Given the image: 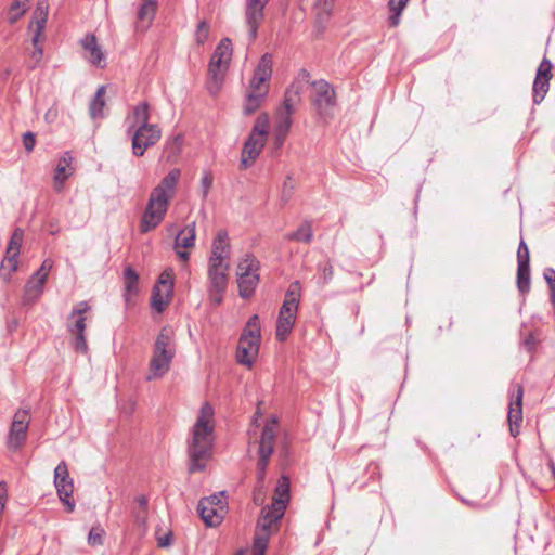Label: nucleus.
<instances>
[{"mask_svg":"<svg viewBox=\"0 0 555 555\" xmlns=\"http://www.w3.org/2000/svg\"><path fill=\"white\" fill-rule=\"evenodd\" d=\"M214 409L209 403H204L199 410L195 424L191 429L189 443V456L191 460L190 472L203 470L206 462L211 456L214 446Z\"/></svg>","mask_w":555,"mask_h":555,"instance_id":"obj_1","label":"nucleus"},{"mask_svg":"<svg viewBox=\"0 0 555 555\" xmlns=\"http://www.w3.org/2000/svg\"><path fill=\"white\" fill-rule=\"evenodd\" d=\"M180 176V169L173 168L152 190L140 221L141 233L152 231L164 220L169 203L175 196Z\"/></svg>","mask_w":555,"mask_h":555,"instance_id":"obj_2","label":"nucleus"},{"mask_svg":"<svg viewBox=\"0 0 555 555\" xmlns=\"http://www.w3.org/2000/svg\"><path fill=\"white\" fill-rule=\"evenodd\" d=\"M279 420L275 415L270 416L261 429L260 436L253 437L249 433V452L254 449L258 456L256 476L259 487L255 490L254 502L257 505L263 503L262 483L266 477L267 467L269 465L271 455L274 451V446L278 437Z\"/></svg>","mask_w":555,"mask_h":555,"instance_id":"obj_3","label":"nucleus"},{"mask_svg":"<svg viewBox=\"0 0 555 555\" xmlns=\"http://www.w3.org/2000/svg\"><path fill=\"white\" fill-rule=\"evenodd\" d=\"M273 70L272 55L263 54L246 89L243 112L245 115L254 114L264 102L270 90V78Z\"/></svg>","mask_w":555,"mask_h":555,"instance_id":"obj_4","label":"nucleus"},{"mask_svg":"<svg viewBox=\"0 0 555 555\" xmlns=\"http://www.w3.org/2000/svg\"><path fill=\"white\" fill-rule=\"evenodd\" d=\"M175 352L172 331L168 327H164L155 340L146 379L154 380L162 378L169 371Z\"/></svg>","mask_w":555,"mask_h":555,"instance_id":"obj_5","label":"nucleus"},{"mask_svg":"<svg viewBox=\"0 0 555 555\" xmlns=\"http://www.w3.org/2000/svg\"><path fill=\"white\" fill-rule=\"evenodd\" d=\"M300 296V284L298 281H295L289 285L279 311L275 328V337L279 341H284L293 331L297 319Z\"/></svg>","mask_w":555,"mask_h":555,"instance_id":"obj_6","label":"nucleus"},{"mask_svg":"<svg viewBox=\"0 0 555 555\" xmlns=\"http://www.w3.org/2000/svg\"><path fill=\"white\" fill-rule=\"evenodd\" d=\"M260 338V320L257 314H253L238 340L236 354L238 363L251 367L259 352Z\"/></svg>","mask_w":555,"mask_h":555,"instance_id":"obj_7","label":"nucleus"},{"mask_svg":"<svg viewBox=\"0 0 555 555\" xmlns=\"http://www.w3.org/2000/svg\"><path fill=\"white\" fill-rule=\"evenodd\" d=\"M231 60L232 42L229 38H224L219 42L210 59L207 85L209 93L217 94L221 89Z\"/></svg>","mask_w":555,"mask_h":555,"instance_id":"obj_8","label":"nucleus"},{"mask_svg":"<svg viewBox=\"0 0 555 555\" xmlns=\"http://www.w3.org/2000/svg\"><path fill=\"white\" fill-rule=\"evenodd\" d=\"M269 117L261 114L257 117L250 134L244 143L241 154V168L250 167L261 153L268 137Z\"/></svg>","mask_w":555,"mask_h":555,"instance_id":"obj_9","label":"nucleus"},{"mask_svg":"<svg viewBox=\"0 0 555 555\" xmlns=\"http://www.w3.org/2000/svg\"><path fill=\"white\" fill-rule=\"evenodd\" d=\"M286 509L285 500L273 499L272 504L262 508L257 521L256 545L266 547L269 537L278 530L279 521Z\"/></svg>","mask_w":555,"mask_h":555,"instance_id":"obj_10","label":"nucleus"},{"mask_svg":"<svg viewBox=\"0 0 555 555\" xmlns=\"http://www.w3.org/2000/svg\"><path fill=\"white\" fill-rule=\"evenodd\" d=\"M260 262L251 254H246L237 264L238 294L242 298L253 296L259 283Z\"/></svg>","mask_w":555,"mask_h":555,"instance_id":"obj_11","label":"nucleus"},{"mask_svg":"<svg viewBox=\"0 0 555 555\" xmlns=\"http://www.w3.org/2000/svg\"><path fill=\"white\" fill-rule=\"evenodd\" d=\"M130 133L132 134V153L138 157L143 156L145 151L155 145L162 137V130L155 124L133 129Z\"/></svg>","mask_w":555,"mask_h":555,"instance_id":"obj_12","label":"nucleus"},{"mask_svg":"<svg viewBox=\"0 0 555 555\" xmlns=\"http://www.w3.org/2000/svg\"><path fill=\"white\" fill-rule=\"evenodd\" d=\"M230 266H218L208 263V294L212 304L220 305L223 299V293L228 285V272Z\"/></svg>","mask_w":555,"mask_h":555,"instance_id":"obj_13","label":"nucleus"},{"mask_svg":"<svg viewBox=\"0 0 555 555\" xmlns=\"http://www.w3.org/2000/svg\"><path fill=\"white\" fill-rule=\"evenodd\" d=\"M54 485L60 500L66 505L67 511H74L75 503L70 500L74 492V482L69 476L67 464L62 461L54 469Z\"/></svg>","mask_w":555,"mask_h":555,"instance_id":"obj_14","label":"nucleus"},{"mask_svg":"<svg viewBox=\"0 0 555 555\" xmlns=\"http://www.w3.org/2000/svg\"><path fill=\"white\" fill-rule=\"evenodd\" d=\"M270 0H245L244 22L248 30L250 41H254L258 34V28L264 18V8Z\"/></svg>","mask_w":555,"mask_h":555,"instance_id":"obj_15","label":"nucleus"},{"mask_svg":"<svg viewBox=\"0 0 555 555\" xmlns=\"http://www.w3.org/2000/svg\"><path fill=\"white\" fill-rule=\"evenodd\" d=\"M310 75L306 69H301L295 80L286 89L284 94V113L292 115L301 101V94L309 83Z\"/></svg>","mask_w":555,"mask_h":555,"instance_id":"obj_16","label":"nucleus"},{"mask_svg":"<svg viewBox=\"0 0 555 555\" xmlns=\"http://www.w3.org/2000/svg\"><path fill=\"white\" fill-rule=\"evenodd\" d=\"M313 95L312 104L317 108L320 116L328 114L330 109L335 106V91L332 86L321 79L312 82Z\"/></svg>","mask_w":555,"mask_h":555,"instance_id":"obj_17","label":"nucleus"},{"mask_svg":"<svg viewBox=\"0 0 555 555\" xmlns=\"http://www.w3.org/2000/svg\"><path fill=\"white\" fill-rule=\"evenodd\" d=\"M172 291H173L172 275L170 272L164 271L159 275L157 283L153 287L152 297H151L152 307L155 310H157L158 312H162L169 304V300L172 295Z\"/></svg>","mask_w":555,"mask_h":555,"instance_id":"obj_18","label":"nucleus"},{"mask_svg":"<svg viewBox=\"0 0 555 555\" xmlns=\"http://www.w3.org/2000/svg\"><path fill=\"white\" fill-rule=\"evenodd\" d=\"M24 241V231L21 228H16L10 238L7 247L4 259L1 262L0 270L2 272L8 271L4 280H9L11 274L17 270L18 267V255Z\"/></svg>","mask_w":555,"mask_h":555,"instance_id":"obj_19","label":"nucleus"},{"mask_svg":"<svg viewBox=\"0 0 555 555\" xmlns=\"http://www.w3.org/2000/svg\"><path fill=\"white\" fill-rule=\"evenodd\" d=\"M29 422L30 417L27 410H18L14 414L8 438V447L10 449L17 450L24 443Z\"/></svg>","mask_w":555,"mask_h":555,"instance_id":"obj_20","label":"nucleus"},{"mask_svg":"<svg viewBox=\"0 0 555 555\" xmlns=\"http://www.w3.org/2000/svg\"><path fill=\"white\" fill-rule=\"evenodd\" d=\"M231 244L228 232L219 230L212 241L209 264L230 266Z\"/></svg>","mask_w":555,"mask_h":555,"instance_id":"obj_21","label":"nucleus"},{"mask_svg":"<svg viewBox=\"0 0 555 555\" xmlns=\"http://www.w3.org/2000/svg\"><path fill=\"white\" fill-rule=\"evenodd\" d=\"M157 7V0H142L137 13V31L145 33L151 27L156 15Z\"/></svg>","mask_w":555,"mask_h":555,"instance_id":"obj_22","label":"nucleus"},{"mask_svg":"<svg viewBox=\"0 0 555 555\" xmlns=\"http://www.w3.org/2000/svg\"><path fill=\"white\" fill-rule=\"evenodd\" d=\"M91 310L87 301H79L72 309L67 318V331L69 334L81 333L86 331V317L85 314Z\"/></svg>","mask_w":555,"mask_h":555,"instance_id":"obj_23","label":"nucleus"},{"mask_svg":"<svg viewBox=\"0 0 555 555\" xmlns=\"http://www.w3.org/2000/svg\"><path fill=\"white\" fill-rule=\"evenodd\" d=\"M197 509L203 521L209 527L218 526L223 519V504L214 506L211 505V500H201Z\"/></svg>","mask_w":555,"mask_h":555,"instance_id":"obj_24","label":"nucleus"},{"mask_svg":"<svg viewBox=\"0 0 555 555\" xmlns=\"http://www.w3.org/2000/svg\"><path fill=\"white\" fill-rule=\"evenodd\" d=\"M46 282V278L37 276V274L34 273L25 285L24 294L22 297L23 305H34L42 295Z\"/></svg>","mask_w":555,"mask_h":555,"instance_id":"obj_25","label":"nucleus"},{"mask_svg":"<svg viewBox=\"0 0 555 555\" xmlns=\"http://www.w3.org/2000/svg\"><path fill=\"white\" fill-rule=\"evenodd\" d=\"M72 163L73 156L69 152H65L59 159L53 177L54 189L57 192L62 191L65 181L74 173L75 169L72 166Z\"/></svg>","mask_w":555,"mask_h":555,"instance_id":"obj_26","label":"nucleus"},{"mask_svg":"<svg viewBox=\"0 0 555 555\" xmlns=\"http://www.w3.org/2000/svg\"><path fill=\"white\" fill-rule=\"evenodd\" d=\"M81 46L85 49V51L88 53L86 55V57L91 64H93L98 67H101V68L105 66L104 54H103L101 48L99 47L94 35L87 34L81 39Z\"/></svg>","mask_w":555,"mask_h":555,"instance_id":"obj_27","label":"nucleus"},{"mask_svg":"<svg viewBox=\"0 0 555 555\" xmlns=\"http://www.w3.org/2000/svg\"><path fill=\"white\" fill-rule=\"evenodd\" d=\"M150 109L146 102L139 103L132 108L131 114L126 118L127 131L131 132L133 129L151 126Z\"/></svg>","mask_w":555,"mask_h":555,"instance_id":"obj_28","label":"nucleus"},{"mask_svg":"<svg viewBox=\"0 0 555 555\" xmlns=\"http://www.w3.org/2000/svg\"><path fill=\"white\" fill-rule=\"evenodd\" d=\"M196 224L195 222L188 223L182 230H180L175 238V249L184 248L189 249L194 246L196 238Z\"/></svg>","mask_w":555,"mask_h":555,"instance_id":"obj_29","label":"nucleus"},{"mask_svg":"<svg viewBox=\"0 0 555 555\" xmlns=\"http://www.w3.org/2000/svg\"><path fill=\"white\" fill-rule=\"evenodd\" d=\"M522 396L524 389L520 385L516 386L515 398L509 403L508 409V423H521L522 422Z\"/></svg>","mask_w":555,"mask_h":555,"instance_id":"obj_30","label":"nucleus"},{"mask_svg":"<svg viewBox=\"0 0 555 555\" xmlns=\"http://www.w3.org/2000/svg\"><path fill=\"white\" fill-rule=\"evenodd\" d=\"M292 122V115L285 113L276 122L274 127V144L276 149H280L283 145L291 129Z\"/></svg>","mask_w":555,"mask_h":555,"instance_id":"obj_31","label":"nucleus"},{"mask_svg":"<svg viewBox=\"0 0 555 555\" xmlns=\"http://www.w3.org/2000/svg\"><path fill=\"white\" fill-rule=\"evenodd\" d=\"M125 299L129 301L130 296L139 292V274L131 267L124 270Z\"/></svg>","mask_w":555,"mask_h":555,"instance_id":"obj_32","label":"nucleus"},{"mask_svg":"<svg viewBox=\"0 0 555 555\" xmlns=\"http://www.w3.org/2000/svg\"><path fill=\"white\" fill-rule=\"evenodd\" d=\"M105 87L101 86L94 96L92 98L89 105V113L92 119L103 118L104 116V107H105Z\"/></svg>","mask_w":555,"mask_h":555,"instance_id":"obj_33","label":"nucleus"},{"mask_svg":"<svg viewBox=\"0 0 555 555\" xmlns=\"http://www.w3.org/2000/svg\"><path fill=\"white\" fill-rule=\"evenodd\" d=\"M30 0H13L8 12V21L15 24L28 10Z\"/></svg>","mask_w":555,"mask_h":555,"instance_id":"obj_34","label":"nucleus"},{"mask_svg":"<svg viewBox=\"0 0 555 555\" xmlns=\"http://www.w3.org/2000/svg\"><path fill=\"white\" fill-rule=\"evenodd\" d=\"M313 233L310 222L306 221L293 233L286 235L288 241H296L302 243H310L312 240Z\"/></svg>","mask_w":555,"mask_h":555,"instance_id":"obj_35","label":"nucleus"},{"mask_svg":"<svg viewBox=\"0 0 555 555\" xmlns=\"http://www.w3.org/2000/svg\"><path fill=\"white\" fill-rule=\"evenodd\" d=\"M336 0H314L317 18L319 22L327 21L332 15Z\"/></svg>","mask_w":555,"mask_h":555,"instance_id":"obj_36","label":"nucleus"},{"mask_svg":"<svg viewBox=\"0 0 555 555\" xmlns=\"http://www.w3.org/2000/svg\"><path fill=\"white\" fill-rule=\"evenodd\" d=\"M409 0H389L388 8L392 13L389 16V25L391 27H397L400 23V15L405 8Z\"/></svg>","mask_w":555,"mask_h":555,"instance_id":"obj_37","label":"nucleus"},{"mask_svg":"<svg viewBox=\"0 0 555 555\" xmlns=\"http://www.w3.org/2000/svg\"><path fill=\"white\" fill-rule=\"evenodd\" d=\"M548 88H550L548 79L534 78L533 86H532L533 103L534 104H540L544 100L546 93L548 92Z\"/></svg>","mask_w":555,"mask_h":555,"instance_id":"obj_38","label":"nucleus"},{"mask_svg":"<svg viewBox=\"0 0 555 555\" xmlns=\"http://www.w3.org/2000/svg\"><path fill=\"white\" fill-rule=\"evenodd\" d=\"M183 143V138L178 134L175 135L172 139L168 140L165 144V152L167 153V160L175 162L178 155L181 152Z\"/></svg>","mask_w":555,"mask_h":555,"instance_id":"obj_39","label":"nucleus"},{"mask_svg":"<svg viewBox=\"0 0 555 555\" xmlns=\"http://www.w3.org/2000/svg\"><path fill=\"white\" fill-rule=\"evenodd\" d=\"M517 285L521 293H527L530 289V267H517Z\"/></svg>","mask_w":555,"mask_h":555,"instance_id":"obj_40","label":"nucleus"},{"mask_svg":"<svg viewBox=\"0 0 555 555\" xmlns=\"http://www.w3.org/2000/svg\"><path fill=\"white\" fill-rule=\"evenodd\" d=\"M47 20H48L47 17H34L33 16L31 22L29 24L30 29H33L35 27L34 36L31 38L33 43L37 44L41 41L43 31L46 28Z\"/></svg>","mask_w":555,"mask_h":555,"instance_id":"obj_41","label":"nucleus"},{"mask_svg":"<svg viewBox=\"0 0 555 555\" xmlns=\"http://www.w3.org/2000/svg\"><path fill=\"white\" fill-rule=\"evenodd\" d=\"M275 493L278 494V496H274L273 499H283L285 500V504L287 503L289 498V481L287 477L282 476L279 479L278 486L275 488Z\"/></svg>","mask_w":555,"mask_h":555,"instance_id":"obj_42","label":"nucleus"},{"mask_svg":"<svg viewBox=\"0 0 555 555\" xmlns=\"http://www.w3.org/2000/svg\"><path fill=\"white\" fill-rule=\"evenodd\" d=\"M73 336V347L77 352L87 353L88 344L85 332L70 334Z\"/></svg>","mask_w":555,"mask_h":555,"instance_id":"obj_43","label":"nucleus"},{"mask_svg":"<svg viewBox=\"0 0 555 555\" xmlns=\"http://www.w3.org/2000/svg\"><path fill=\"white\" fill-rule=\"evenodd\" d=\"M552 63L548 59L544 57L540 63L535 78L552 79Z\"/></svg>","mask_w":555,"mask_h":555,"instance_id":"obj_44","label":"nucleus"},{"mask_svg":"<svg viewBox=\"0 0 555 555\" xmlns=\"http://www.w3.org/2000/svg\"><path fill=\"white\" fill-rule=\"evenodd\" d=\"M34 51L29 57V68H36L42 61L43 57V48L39 43H33Z\"/></svg>","mask_w":555,"mask_h":555,"instance_id":"obj_45","label":"nucleus"},{"mask_svg":"<svg viewBox=\"0 0 555 555\" xmlns=\"http://www.w3.org/2000/svg\"><path fill=\"white\" fill-rule=\"evenodd\" d=\"M530 256H529V248L527 244L521 241L518 246L517 251V264L518 266H529Z\"/></svg>","mask_w":555,"mask_h":555,"instance_id":"obj_46","label":"nucleus"},{"mask_svg":"<svg viewBox=\"0 0 555 555\" xmlns=\"http://www.w3.org/2000/svg\"><path fill=\"white\" fill-rule=\"evenodd\" d=\"M214 177L210 171H204L202 178H201V188H202V194L203 198H206L209 194V191L212 186Z\"/></svg>","mask_w":555,"mask_h":555,"instance_id":"obj_47","label":"nucleus"},{"mask_svg":"<svg viewBox=\"0 0 555 555\" xmlns=\"http://www.w3.org/2000/svg\"><path fill=\"white\" fill-rule=\"evenodd\" d=\"M208 35H209L208 24L205 21L199 22L197 25L196 33H195L196 42L199 44H203L207 40Z\"/></svg>","mask_w":555,"mask_h":555,"instance_id":"obj_48","label":"nucleus"},{"mask_svg":"<svg viewBox=\"0 0 555 555\" xmlns=\"http://www.w3.org/2000/svg\"><path fill=\"white\" fill-rule=\"evenodd\" d=\"M318 270L321 272V279L323 284L328 283L334 275L333 266L327 261L324 264H319Z\"/></svg>","mask_w":555,"mask_h":555,"instance_id":"obj_49","label":"nucleus"},{"mask_svg":"<svg viewBox=\"0 0 555 555\" xmlns=\"http://www.w3.org/2000/svg\"><path fill=\"white\" fill-rule=\"evenodd\" d=\"M49 14V2L48 0H38L36 3V9L33 13L34 17H47Z\"/></svg>","mask_w":555,"mask_h":555,"instance_id":"obj_50","label":"nucleus"},{"mask_svg":"<svg viewBox=\"0 0 555 555\" xmlns=\"http://www.w3.org/2000/svg\"><path fill=\"white\" fill-rule=\"evenodd\" d=\"M103 530L100 528H92L88 535V542L91 545H102L103 539H102Z\"/></svg>","mask_w":555,"mask_h":555,"instance_id":"obj_51","label":"nucleus"},{"mask_svg":"<svg viewBox=\"0 0 555 555\" xmlns=\"http://www.w3.org/2000/svg\"><path fill=\"white\" fill-rule=\"evenodd\" d=\"M52 268H53V260L52 259H46V260H43V262L40 266V268L35 272V274H37V276H42V278H46L48 280L49 273H50Z\"/></svg>","mask_w":555,"mask_h":555,"instance_id":"obj_52","label":"nucleus"},{"mask_svg":"<svg viewBox=\"0 0 555 555\" xmlns=\"http://www.w3.org/2000/svg\"><path fill=\"white\" fill-rule=\"evenodd\" d=\"M137 502L140 508V511L137 513V519L144 520L147 511V499L144 495H140L137 498Z\"/></svg>","mask_w":555,"mask_h":555,"instance_id":"obj_53","label":"nucleus"},{"mask_svg":"<svg viewBox=\"0 0 555 555\" xmlns=\"http://www.w3.org/2000/svg\"><path fill=\"white\" fill-rule=\"evenodd\" d=\"M36 139L33 132H26L23 135V145L27 152H31L35 147Z\"/></svg>","mask_w":555,"mask_h":555,"instance_id":"obj_54","label":"nucleus"},{"mask_svg":"<svg viewBox=\"0 0 555 555\" xmlns=\"http://www.w3.org/2000/svg\"><path fill=\"white\" fill-rule=\"evenodd\" d=\"M544 279L547 282L550 292H555V270L552 268H546L544 271Z\"/></svg>","mask_w":555,"mask_h":555,"instance_id":"obj_55","label":"nucleus"},{"mask_svg":"<svg viewBox=\"0 0 555 555\" xmlns=\"http://www.w3.org/2000/svg\"><path fill=\"white\" fill-rule=\"evenodd\" d=\"M223 492L220 494H212L209 498H204L203 500H211V505L218 506L219 504H223L225 506V502L222 500Z\"/></svg>","mask_w":555,"mask_h":555,"instance_id":"obj_56","label":"nucleus"},{"mask_svg":"<svg viewBox=\"0 0 555 555\" xmlns=\"http://www.w3.org/2000/svg\"><path fill=\"white\" fill-rule=\"evenodd\" d=\"M7 490L2 483H0V514L2 515L3 508H4V501H5Z\"/></svg>","mask_w":555,"mask_h":555,"instance_id":"obj_57","label":"nucleus"},{"mask_svg":"<svg viewBox=\"0 0 555 555\" xmlns=\"http://www.w3.org/2000/svg\"><path fill=\"white\" fill-rule=\"evenodd\" d=\"M56 118V109L50 108L44 115V119L49 122H52Z\"/></svg>","mask_w":555,"mask_h":555,"instance_id":"obj_58","label":"nucleus"},{"mask_svg":"<svg viewBox=\"0 0 555 555\" xmlns=\"http://www.w3.org/2000/svg\"><path fill=\"white\" fill-rule=\"evenodd\" d=\"M519 423H509V431L513 437H516L519 434Z\"/></svg>","mask_w":555,"mask_h":555,"instance_id":"obj_59","label":"nucleus"},{"mask_svg":"<svg viewBox=\"0 0 555 555\" xmlns=\"http://www.w3.org/2000/svg\"><path fill=\"white\" fill-rule=\"evenodd\" d=\"M176 253L178 255V257L183 260V261H188L189 258H190V254L185 250H180V248L176 249Z\"/></svg>","mask_w":555,"mask_h":555,"instance_id":"obj_60","label":"nucleus"},{"mask_svg":"<svg viewBox=\"0 0 555 555\" xmlns=\"http://www.w3.org/2000/svg\"><path fill=\"white\" fill-rule=\"evenodd\" d=\"M286 189H288L289 192H292V190L294 189V181H293L291 176H287L285 181H284V191Z\"/></svg>","mask_w":555,"mask_h":555,"instance_id":"obj_61","label":"nucleus"},{"mask_svg":"<svg viewBox=\"0 0 555 555\" xmlns=\"http://www.w3.org/2000/svg\"><path fill=\"white\" fill-rule=\"evenodd\" d=\"M169 544H170V537L169 535H166L165 538H159L158 539V545L160 547L168 546Z\"/></svg>","mask_w":555,"mask_h":555,"instance_id":"obj_62","label":"nucleus"},{"mask_svg":"<svg viewBox=\"0 0 555 555\" xmlns=\"http://www.w3.org/2000/svg\"><path fill=\"white\" fill-rule=\"evenodd\" d=\"M548 465H550V468H551V470H552V474H553V476H554V478H555V464H554V462H553V461H550Z\"/></svg>","mask_w":555,"mask_h":555,"instance_id":"obj_63","label":"nucleus"},{"mask_svg":"<svg viewBox=\"0 0 555 555\" xmlns=\"http://www.w3.org/2000/svg\"><path fill=\"white\" fill-rule=\"evenodd\" d=\"M234 555H244V552L241 550V551H237Z\"/></svg>","mask_w":555,"mask_h":555,"instance_id":"obj_64","label":"nucleus"}]
</instances>
